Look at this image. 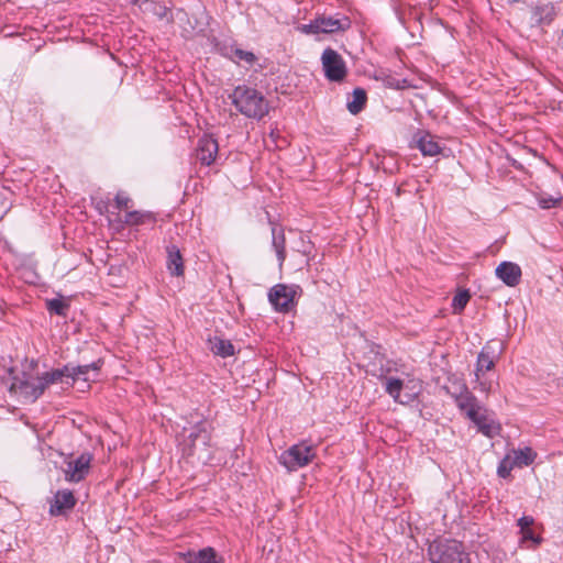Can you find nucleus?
Wrapping results in <instances>:
<instances>
[{
    "instance_id": "1",
    "label": "nucleus",
    "mask_w": 563,
    "mask_h": 563,
    "mask_svg": "<svg viewBox=\"0 0 563 563\" xmlns=\"http://www.w3.org/2000/svg\"><path fill=\"white\" fill-rule=\"evenodd\" d=\"M451 395L460 411L478 428L479 432L487 437H493L496 433L497 428L494 421L487 419L485 408L465 384L460 386L457 393Z\"/></svg>"
},
{
    "instance_id": "2",
    "label": "nucleus",
    "mask_w": 563,
    "mask_h": 563,
    "mask_svg": "<svg viewBox=\"0 0 563 563\" xmlns=\"http://www.w3.org/2000/svg\"><path fill=\"white\" fill-rule=\"evenodd\" d=\"M185 434L180 442L183 454L187 457H197L198 461L207 463L211 460V424L205 420L199 421Z\"/></svg>"
},
{
    "instance_id": "3",
    "label": "nucleus",
    "mask_w": 563,
    "mask_h": 563,
    "mask_svg": "<svg viewBox=\"0 0 563 563\" xmlns=\"http://www.w3.org/2000/svg\"><path fill=\"white\" fill-rule=\"evenodd\" d=\"M229 98L235 109L249 119L261 120L269 111V103L264 95L246 85L236 86Z\"/></svg>"
},
{
    "instance_id": "4",
    "label": "nucleus",
    "mask_w": 563,
    "mask_h": 563,
    "mask_svg": "<svg viewBox=\"0 0 563 563\" xmlns=\"http://www.w3.org/2000/svg\"><path fill=\"white\" fill-rule=\"evenodd\" d=\"M431 563H470V555L456 540L434 541L429 547Z\"/></svg>"
},
{
    "instance_id": "5",
    "label": "nucleus",
    "mask_w": 563,
    "mask_h": 563,
    "mask_svg": "<svg viewBox=\"0 0 563 563\" xmlns=\"http://www.w3.org/2000/svg\"><path fill=\"white\" fill-rule=\"evenodd\" d=\"M351 27V20L349 16L338 13L334 16L321 14L316 16L307 24H300L298 31L302 34H332L336 32H344Z\"/></svg>"
},
{
    "instance_id": "6",
    "label": "nucleus",
    "mask_w": 563,
    "mask_h": 563,
    "mask_svg": "<svg viewBox=\"0 0 563 563\" xmlns=\"http://www.w3.org/2000/svg\"><path fill=\"white\" fill-rule=\"evenodd\" d=\"M316 457V450L313 445L300 442L291 445L286 451L280 453L278 462L288 471L295 472L301 467L307 466Z\"/></svg>"
},
{
    "instance_id": "7",
    "label": "nucleus",
    "mask_w": 563,
    "mask_h": 563,
    "mask_svg": "<svg viewBox=\"0 0 563 563\" xmlns=\"http://www.w3.org/2000/svg\"><path fill=\"white\" fill-rule=\"evenodd\" d=\"M10 391L22 398L24 402H34L44 394L45 387L40 376L22 373L21 376L12 378Z\"/></svg>"
},
{
    "instance_id": "8",
    "label": "nucleus",
    "mask_w": 563,
    "mask_h": 563,
    "mask_svg": "<svg viewBox=\"0 0 563 563\" xmlns=\"http://www.w3.org/2000/svg\"><path fill=\"white\" fill-rule=\"evenodd\" d=\"M321 64L328 80L342 82L345 79L347 75L346 64L343 57L333 48L327 47L322 52Z\"/></svg>"
},
{
    "instance_id": "9",
    "label": "nucleus",
    "mask_w": 563,
    "mask_h": 563,
    "mask_svg": "<svg viewBox=\"0 0 563 563\" xmlns=\"http://www.w3.org/2000/svg\"><path fill=\"white\" fill-rule=\"evenodd\" d=\"M299 289V286L277 284L269 289L268 300L276 311L288 312L296 305L295 297Z\"/></svg>"
},
{
    "instance_id": "10",
    "label": "nucleus",
    "mask_w": 563,
    "mask_h": 563,
    "mask_svg": "<svg viewBox=\"0 0 563 563\" xmlns=\"http://www.w3.org/2000/svg\"><path fill=\"white\" fill-rule=\"evenodd\" d=\"M91 460L89 453H82L78 457L66 462L65 479L70 483H79L85 479L89 473Z\"/></svg>"
},
{
    "instance_id": "11",
    "label": "nucleus",
    "mask_w": 563,
    "mask_h": 563,
    "mask_svg": "<svg viewBox=\"0 0 563 563\" xmlns=\"http://www.w3.org/2000/svg\"><path fill=\"white\" fill-rule=\"evenodd\" d=\"M76 498L71 490H57L49 505V514L52 516H62L70 511L76 506Z\"/></svg>"
},
{
    "instance_id": "12",
    "label": "nucleus",
    "mask_w": 563,
    "mask_h": 563,
    "mask_svg": "<svg viewBox=\"0 0 563 563\" xmlns=\"http://www.w3.org/2000/svg\"><path fill=\"white\" fill-rule=\"evenodd\" d=\"M219 144L211 135H203L197 145V159L206 166H210L217 158Z\"/></svg>"
},
{
    "instance_id": "13",
    "label": "nucleus",
    "mask_w": 563,
    "mask_h": 563,
    "mask_svg": "<svg viewBox=\"0 0 563 563\" xmlns=\"http://www.w3.org/2000/svg\"><path fill=\"white\" fill-rule=\"evenodd\" d=\"M497 278L509 287H515L520 283L521 268L512 262H501L495 269Z\"/></svg>"
},
{
    "instance_id": "14",
    "label": "nucleus",
    "mask_w": 563,
    "mask_h": 563,
    "mask_svg": "<svg viewBox=\"0 0 563 563\" xmlns=\"http://www.w3.org/2000/svg\"><path fill=\"white\" fill-rule=\"evenodd\" d=\"M556 15V10L551 2H538L531 10V21L533 25H549Z\"/></svg>"
},
{
    "instance_id": "15",
    "label": "nucleus",
    "mask_w": 563,
    "mask_h": 563,
    "mask_svg": "<svg viewBox=\"0 0 563 563\" xmlns=\"http://www.w3.org/2000/svg\"><path fill=\"white\" fill-rule=\"evenodd\" d=\"M184 561L185 563H223V559L211 547L198 551H188L184 554Z\"/></svg>"
},
{
    "instance_id": "16",
    "label": "nucleus",
    "mask_w": 563,
    "mask_h": 563,
    "mask_svg": "<svg viewBox=\"0 0 563 563\" xmlns=\"http://www.w3.org/2000/svg\"><path fill=\"white\" fill-rule=\"evenodd\" d=\"M413 141L417 148L424 156H435L441 153V146L435 141V137L429 132H421L415 135Z\"/></svg>"
},
{
    "instance_id": "17",
    "label": "nucleus",
    "mask_w": 563,
    "mask_h": 563,
    "mask_svg": "<svg viewBox=\"0 0 563 563\" xmlns=\"http://www.w3.org/2000/svg\"><path fill=\"white\" fill-rule=\"evenodd\" d=\"M102 361L98 360L96 362H92L90 364L86 365H70L68 364L69 374H70V380L71 384H74L78 379H82L84 382L91 380L90 373H93V376H97L99 369L101 368Z\"/></svg>"
},
{
    "instance_id": "18",
    "label": "nucleus",
    "mask_w": 563,
    "mask_h": 563,
    "mask_svg": "<svg viewBox=\"0 0 563 563\" xmlns=\"http://www.w3.org/2000/svg\"><path fill=\"white\" fill-rule=\"evenodd\" d=\"M495 362L496 356L494 355V352L490 351V346L485 345L477 356L475 377L479 378L485 372L492 371L495 367Z\"/></svg>"
},
{
    "instance_id": "19",
    "label": "nucleus",
    "mask_w": 563,
    "mask_h": 563,
    "mask_svg": "<svg viewBox=\"0 0 563 563\" xmlns=\"http://www.w3.org/2000/svg\"><path fill=\"white\" fill-rule=\"evenodd\" d=\"M166 266L168 272L174 276L184 275V261L179 249L176 245L167 246Z\"/></svg>"
},
{
    "instance_id": "20",
    "label": "nucleus",
    "mask_w": 563,
    "mask_h": 563,
    "mask_svg": "<svg viewBox=\"0 0 563 563\" xmlns=\"http://www.w3.org/2000/svg\"><path fill=\"white\" fill-rule=\"evenodd\" d=\"M228 49L227 56L238 65L244 64L252 67L257 62V56L253 52L244 51L234 45H231Z\"/></svg>"
},
{
    "instance_id": "21",
    "label": "nucleus",
    "mask_w": 563,
    "mask_h": 563,
    "mask_svg": "<svg viewBox=\"0 0 563 563\" xmlns=\"http://www.w3.org/2000/svg\"><path fill=\"white\" fill-rule=\"evenodd\" d=\"M508 456L511 457L512 464L516 467L529 466L532 464L537 457V453L529 446L523 449L512 450L508 453Z\"/></svg>"
},
{
    "instance_id": "22",
    "label": "nucleus",
    "mask_w": 563,
    "mask_h": 563,
    "mask_svg": "<svg viewBox=\"0 0 563 563\" xmlns=\"http://www.w3.org/2000/svg\"><path fill=\"white\" fill-rule=\"evenodd\" d=\"M272 245L276 252L277 260L279 262V266L282 267L285 258H286V239L283 229H278L277 227L272 228Z\"/></svg>"
},
{
    "instance_id": "23",
    "label": "nucleus",
    "mask_w": 563,
    "mask_h": 563,
    "mask_svg": "<svg viewBox=\"0 0 563 563\" xmlns=\"http://www.w3.org/2000/svg\"><path fill=\"white\" fill-rule=\"evenodd\" d=\"M45 389L52 385L57 383H63L64 379H70L68 364L63 366L62 368H55L49 372H45L40 376Z\"/></svg>"
},
{
    "instance_id": "24",
    "label": "nucleus",
    "mask_w": 563,
    "mask_h": 563,
    "mask_svg": "<svg viewBox=\"0 0 563 563\" xmlns=\"http://www.w3.org/2000/svg\"><path fill=\"white\" fill-rule=\"evenodd\" d=\"M209 342L211 351L218 356L228 357L234 354V346L229 340L214 336Z\"/></svg>"
},
{
    "instance_id": "25",
    "label": "nucleus",
    "mask_w": 563,
    "mask_h": 563,
    "mask_svg": "<svg viewBox=\"0 0 563 563\" xmlns=\"http://www.w3.org/2000/svg\"><path fill=\"white\" fill-rule=\"evenodd\" d=\"M367 96L363 88H355L352 93V100L347 101V110L352 114L360 113L366 104Z\"/></svg>"
},
{
    "instance_id": "26",
    "label": "nucleus",
    "mask_w": 563,
    "mask_h": 563,
    "mask_svg": "<svg viewBox=\"0 0 563 563\" xmlns=\"http://www.w3.org/2000/svg\"><path fill=\"white\" fill-rule=\"evenodd\" d=\"M404 388V382L396 377L385 378V390L386 393L397 402L405 404L406 401L401 398V390Z\"/></svg>"
},
{
    "instance_id": "27",
    "label": "nucleus",
    "mask_w": 563,
    "mask_h": 563,
    "mask_svg": "<svg viewBox=\"0 0 563 563\" xmlns=\"http://www.w3.org/2000/svg\"><path fill=\"white\" fill-rule=\"evenodd\" d=\"M47 310L51 313H55L57 316H66V312L68 310V305L64 302L62 299H51L46 303Z\"/></svg>"
},
{
    "instance_id": "28",
    "label": "nucleus",
    "mask_w": 563,
    "mask_h": 563,
    "mask_svg": "<svg viewBox=\"0 0 563 563\" xmlns=\"http://www.w3.org/2000/svg\"><path fill=\"white\" fill-rule=\"evenodd\" d=\"M470 292L467 290H463L457 292L452 300V307L455 312H462L470 301Z\"/></svg>"
},
{
    "instance_id": "29",
    "label": "nucleus",
    "mask_w": 563,
    "mask_h": 563,
    "mask_svg": "<svg viewBox=\"0 0 563 563\" xmlns=\"http://www.w3.org/2000/svg\"><path fill=\"white\" fill-rule=\"evenodd\" d=\"M515 464H512L511 457L508 454L500 461L497 467V474L501 478H507L510 476L511 471L515 468Z\"/></svg>"
},
{
    "instance_id": "30",
    "label": "nucleus",
    "mask_w": 563,
    "mask_h": 563,
    "mask_svg": "<svg viewBox=\"0 0 563 563\" xmlns=\"http://www.w3.org/2000/svg\"><path fill=\"white\" fill-rule=\"evenodd\" d=\"M520 534H521V538H520L521 543H526V542L530 541L532 543V547H537L541 543L542 539L534 533L532 527L520 530Z\"/></svg>"
},
{
    "instance_id": "31",
    "label": "nucleus",
    "mask_w": 563,
    "mask_h": 563,
    "mask_svg": "<svg viewBox=\"0 0 563 563\" xmlns=\"http://www.w3.org/2000/svg\"><path fill=\"white\" fill-rule=\"evenodd\" d=\"M561 201V197H553L551 195H540L538 197V205L542 209L554 208Z\"/></svg>"
},
{
    "instance_id": "32",
    "label": "nucleus",
    "mask_w": 563,
    "mask_h": 563,
    "mask_svg": "<svg viewBox=\"0 0 563 563\" xmlns=\"http://www.w3.org/2000/svg\"><path fill=\"white\" fill-rule=\"evenodd\" d=\"M476 386L475 389H478L481 393L489 394L493 390V382L485 378L484 375L479 378L475 377Z\"/></svg>"
},
{
    "instance_id": "33",
    "label": "nucleus",
    "mask_w": 563,
    "mask_h": 563,
    "mask_svg": "<svg viewBox=\"0 0 563 563\" xmlns=\"http://www.w3.org/2000/svg\"><path fill=\"white\" fill-rule=\"evenodd\" d=\"M144 214L139 211H131L125 214L124 222L131 225H137L144 222Z\"/></svg>"
},
{
    "instance_id": "34",
    "label": "nucleus",
    "mask_w": 563,
    "mask_h": 563,
    "mask_svg": "<svg viewBox=\"0 0 563 563\" xmlns=\"http://www.w3.org/2000/svg\"><path fill=\"white\" fill-rule=\"evenodd\" d=\"M114 200L119 209H128L131 201L130 198L123 192H118Z\"/></svg>"
},
{
    "instance_id": "35",
    "label": "nucleus",
    "mask_w": 563,
    "mask_h": 563,
    "mask_svg": "<svg viewBox=\"0 0 563 563\" xmlns=\"http://www.w3.org/2000/svg\"><path fill=\"white\" fill-rule=\"evenodd\" d=\"M533 523H534V519L531 516H522L521 518L518 519V522H517L520 530L530 528V527H532Z\"/></svg>"
},
{
    "instance_id": "36",
    "label": "nucleus",
    "mask_w": 563,
    "mask_h": 563,
    "mask_svg": "<svg viewBox=\"0 0 563 563\" xmlns=\"http://www.w3.org/2000/svg\"><path fill=\"white\" fill-rule=\"evenodd\" d=\"M140 0H131L132 3H137Z\"/></svg>"
}]
</instances>
